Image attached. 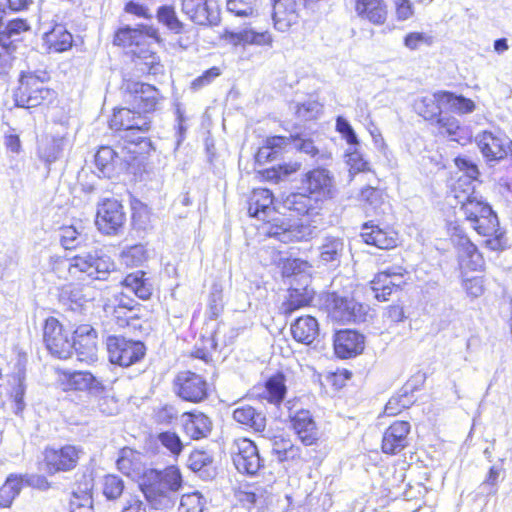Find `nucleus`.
<instances>
[{"instance_id":"nucleus-49","label":"nucleus","mask_w":512,"mask_h":512,"mask_svg":"<svg viewBox=\"0 0 512 512\" xmlns=\"http://www.w3.org/2000/svg\"><path fill=\"white\" fill-rule=\"evenodd\" d=\"M147 260V250L141 244L125 248L120 253V262L126 267H137Z\"/></svg>"},{"instance_id":"nucleus-56","label":"nucleus","mask_w":512,"mask_h":512,"mask_svg":"<svg viewBox=\"0 0 512 512\" xmlns=\"http://www.w3.org/2000/svg\"><path fill=\"white\" fill-rule=\"evenodd\" d=\"M432 43L433 37L425 32H409L403 39L404 46L411 51L418 50L423 46L429 47Z\"/></svg>"},{"instance_id":"nucleus-40","label":"nucleus","mask_w":512,"mask_h":512,"mask_svg":"<svg viewBox=\"0 0 512 512\" xmlns=\"http://www.w3.org/2000/svg\"><path fill=\"white\" fill-rule=\"evenodd\" d=\"M71 143L67 133H61L57 131L52 139L44 146L40 147V157L47 163L51 164L58 160L65 150Z\"/></svg>"},{"instance_id":"nucleus-45","label":"nucleus","mask_w":512,"mask_h":512,"mask_svg":"<svg viewBox=\"0 0 512 512\" xmlns=\"http://www.w3.org/2000/svg\"><path fill=\"white\" fill-rule=\"evenodd\" d=\"M286 394L285 377L282 373H277L270 377L265 384L262 397L268 402L279 404L282 402Z\"/></svg>"},{"instance_id":"nucleus-43","label":"nucleus","mask_w":512,"mask_h":512,"mask_svg":"<svg viewBox=\"0 0 512 512\" xmlns=\"http://www.w3.org/2000/svg\"><path fill=\"white\" fill-rule=\"evenodd\" d=\"M45 43L50 51L63 52L72 45V35L62 25H56L45 34Z\"/></svg>"},{"instance_id":"nucleus-30","label":"nucleus","mask_w":512,"mask_h":512,"mask_svg":"<svg viewBox=\"0 0 512 512\" xmlns=\"http://www.w3.org/2000/svg\"><path fill=\"white\" fill-rule=\"evenodd\" d=\"M355 11L359 17L375 25H382L387 19V7L383 0H356Z\"/></svg>"},{"instance_id":"nucleus-16","label":"nucleus","mask_w":512,"mask_h":512,"mask_svg":"<svg viewBox=\"0 0 512 512\" xmlns=\"http://www.w3.org/2000/svg\"><path fill=\"white\" fill-rule=\"evenodd\" d=\"M59 382L64 390L89 391L92 394L104 391L102 382L88 371H60Z\"/></svg>"},{"instance_id":"nucleus-63","label":"nucleus","mask_w":512,"mask_h":512,"mask_svg":"<svg viewBox=\"0 0 512 512\" xmlns=\"http://www.w3.org/2000/svg\"><path fill=\"white\" fill-rule=\"evenodd\" d=\"M220 75V68L214 66L206 70L202 75H200L196 79H194L191 84V88L194 90H199L212 83Z\"/></svg>"},{"instance_id":"nucleus-8","label":"nucleus","mask_w":512,"mask_h":512,"mask_svg":"<svg viewBox=\"0 0 512 512\" xmlns=\"http://www.w3.org/2000/svg\"><path fill=\"white\" fill-rule=\"evenodd\" d=\"M175 394L182 400L199 403L208 397V383L200 375L191 371L179 372L174 381Z\"/></svg>"},{"instance_id":"nucleus-34","label":"nucleus","mask_w":512,"mask_h":512,"mask_svg":"<svg viewBox=\"0 0 512 512\" xmlns=\"http://www.w3.org/2000/svg\"><path fill=\"white\" fill-rule=\"evenodd\" d=\"M227 41L234 45H256L271 46L273 39L268 31L258 32L253 29H244L239 32H229L226 34Z\"/></svg>"},{"instance_id":"nucleus-6","label":"nucleus","mask_w":512,"mask_h":512,"mask_svg":"<svg viewBox=\"0 0 512 512\" xmlns=\"http://www.w3.org/2000/svg\"><path fill=\"white\" fill-rule=\"evenodd\" d=\"M115 269V264L107 255L87 253L76 255L69 260L68 270L71 275L85 274L91 279L105 280Z\"/></svg>"},{"instance_id":"nucleus-55","label":"nucleus","mask_w":512,"mask_h":512,"mask_svg":"<svg viewBox=\"0 0 512 512\" xmlns=\"http://www.w3.org/2000/svg\"><path fill=\"white\" fill-rule=\"evenodd\" d=\"M206 500L199 492L184 494L181 497L179 512H203Z\"/></svg>"},{"instance_id":"nucleus-29","label":"nucleus","mask_w":512,"mask_h":512,"mask_svg":"<svg viewBox=\"0 0 512 512\" xmlns=\"http://www.w3.org/2000/svg\"><path fill=\"white\" fill-rule=\"evenodd\" d=\"M283 207L298 215H316L321 208V203L309 193H291L284 198Z\"/></svg>"},{"instance_id":"nucleus-13","label":"nucleus","mask_w":512,"mask_h":512,"mask_svg":"<svg viewBox=\"0 0 512 512\" xmlns=\"http://www.w3.org/2000/svg\"><path fill=\"white\" fill-rule=\"evenodd\" d=\"M72 345L77 360L92 363L98 359L97 333L91 325L83 324L75 329Z\"/></svg>"},{"instance_id":"nucleus-64","label":"nucleus","mask_w":512,"mask_h":512,"mask_svg":"<svg viewBox=\"0 0 512 512\" xmlns=\"http://www.w3.org/2000/svg\"><path fill=\"white\" fill-rule=\"evenodd\" d=\"M140 36V32L136 29L125 28L117 32L114 43L117 45H133L139 44L137 38Z\"/></svg>"},{"instance_id":"nucleus-24","label":"nucleus","mask_w":512,"mask_h":512,"mask_svg":"<svg viewBox=\"0 0 512 512\" xmlns=\"http://www.w3.org/2000/svg\"><path fill=\"white\" fill-rule=\"evenodd\" d=\"M290 422L295 434L304 445L310 446L316 443L318 430L308 410L297 411L290 416Z\"/></svg>"},{"instance_id":"nucleus-62","label":"nucleus","mask_w":512,"mask_h":512,"mask_svg":"<svg viewBox=\"0 0 512 512\" xmlns=\"http://www.w3.org/2000/svg\"><path fill=\"white\" fill-rule=\"evenodd\" d=\"M359 145L349 146L347 150V163L356 171H364L368 163L363 159L358 150Z\"/></svg>"},{"instance_id":"nucleus-58","label":"nucleus","mask_w":512,"mask_h":512,"mask_svg":"<svg viewBox=\"0 0 512 512\" xmlns=\"http://www.w3.org/2000/svg\"><path fill=\"white\" fill-rule=\"evenodd\" d=\"M212 463V457L205 451L196 450L188 458V467L194 472H206Z\"/></svg>"},{"instance_id":"nucleus-21","label":"nucleus","mask_w":512,"mask_h":512,"mask_svg":"<svg viewBox=\"0 0 512 512\" xmlns=\"http://www.w3.org/2000/svg\"><path fill=\"white\" fill-rule=\"evenodd\" d=\"M364 349V338L353 330L338 331L334 338V350L339 358L347 359L361 353Z\"/></svg>"},{"instance_id":"nucleus-36","label":"nucleus","mask_w":512,"mask_h":512,"mask_svg":"<svg viewBox=\"0 0 512 512\" xmlns=\"http://www.w3.org/2000/svg\"><path fill=\"white\" fill-rule=\"evenodd\" d=\"M233 419L255 432H263L266 426V417L262 411L256 410L250 405H239L233 411Z\"/></svg>"},{"instance_id":"nucleus-15","label":"nucleus","mask_w":512,"mask_h":512,"mask_svg":"<svg viewBox=\"0 0 512 512\" xmlns=\"http://www.w3.org/2000/svg\"><path fill=\"white\" fill-rule=\"evenodd\" d=\"M109 125L111 129L123 133L127 131L143 133L149 131L151 120L149 116L142 115L134 108H119L114 110Z\"/></svg>"},{"instance_id":"nucleus-4","label":"nucleus","mask_w":512,"mask_h":512,"mask_svg":"<svg viewBox=\"0 0 512 512\" xmlns=\"http://www.w3.org/2000/svg\"><path fill=\"white\" fill-rule=\"evenodd\" d=\"M106 348L109 361L121 367H130L138 363L146 354L143 342L119 335H109L106 338Z\"/></svg>"},{"instance_id":"nucleus-12","label":"nucleus","mask_w":512,"mask_h":512,"mask_svg":"<svg viewBox=\"0 0 512 512\" xmlns=\"http://www.w3.org/2000/svg\"><path fill=\"white\" fill-rule=\"evenodd\" d=\"M43 340L48 351L59 359H67L73 354V345L62 325L53 317L44 325Z\"/></svg>"},{"instance_id":"nucleus-46","label":"nucleus","mask_w":512,"mask_h":512,"mask_svg":"<svg viewBox=\"0 0 512 512\" xmlns=\"http://www.w3.org/2000/svg\"><path fill=\"white\" fill-rule=\"evenodd\" d=\"M82 225L63 226L60 228L59 237L61 245L66 249H75L87 240Z\"/></svg>"},{"instance_id":"nucleus-26","label":"nucleus","mask_w":512,"mask_h":512,"mask_svg":"<svg viewBox=\"0 0 512 512\" xmlns=\"http://www.w3.org/2000/svg\"><path fill=\"white\" fill-rule=\"evenodd\" d=\"M273 3L272 19L274 27L280 32H286L297 23L295 0H271Z\"/></svg>"},{"instance_id":"nucleus-35","label":"nucleus","mask_w":512,"mask_h":512,"mask_svg":"<svg viewBox=\"0 0 512 512\" xmlns=\"http://www.w3.org/2000/svg\"><path fill=\"white\" fill-rule=\"evenodd\" d=\"M386 198L383 190L371 186L364 187L360 192V199L364 202L366 212L377 216L386 214L390 209Z\"/></svg>"},{"instance_id":"nucleus-18","label":"nucleus","mask_w":512,"mask_h":512,"mask_svg":"<svg viewBox=\"0 0 512 512\" xmlns=\"http://www.w3.org/2000/svg\"><path fill=\"white\" fill-rule=\"evenodd\" d=\"M81 450L73 445H66L60 449L49 448L45 450V462L50 473L68 471L76 467Z\"/></svg>"},{"instance_id":"nucleus-51","label":"nucleus","mask_w":512,"mask_h":512,"mask_svg":"<svg viewBox=\"0 0 512 512\" xmlns=\"http://www.w3.org/2000/svg\"><path fill=\"white\" fill-rule=\"evenodd\" d=\"M436 123L439 132L449 137L452 141L459 142L463 128L460 126L459 121L452 116H440L437 118Z\"/></svg>"},{"instance_id":"nucleus-3","label":"nucleus","mask_w":512,"mask_h":512,"mask_svg":"<svg viewBox=\"0 0 512 512\" xmlns=\"http://www.w3.org/2000/svg\"><path fill=\"white\" fill-rule=\"evenodd\" d=\"M49 80L46 71L22 72L19 86L14 92L18 107L33 108L54 97L55 92L44 86Z\"/></svg>"},{"instance_id":"nucleus-2","label":"nucleus","mask_w":512,"mask_h":512,"mask_svg":"<svg viewBox=\"0 0 512 512\" xmlns=\"http://www.w3.org/2000/svg\"><path fill=\"white\" fill-rule=\"evenodd\" d=\"M182 484L179 470L170 466L163 471L150 470L140 483L144 498L155 509L172 508L177 500L176 492Z\"/></svg>"},{"instance_id":"nucleus-19","label":"nucleus","mask_w":512,"mask_h":512,"mask_svg":"<svg viewBox=\"0 0 512 512\" xmlns=\"http://www.w3.org/2000/svg\"><path fill=\"white\" fill-rule=\"evenodd\" d=\"M303 185L311 196L322 203L331 197L333 178L327 169L316 168L306 173Z\"/></svg>"},{"instance_id":"nucleus-5","label":"nucleus","mask_w":512,"mask_h":512,"mask_svg":"<svg viewBox=\"0 0 512 512\" xmlns=\"http://www.w3.org/2000/svg\"><path fill=\"white\" fill-rule=\"evenodd\" d=\"M451 242L456 251L460 269L462 271L481 270L485 261L475 244L471 242L464 229L457 223H451L448 227Z\"/></svg>"},{"instance_id":"nucleus-50","label":"nucleus","mask_w":512,"mask_h":512,"mask_svg":"<svg viewBox=\"0 0 512 512\" xmlns=\"http://www.w3.org/2000/svg\"><path fill=\"white\" fill-rule=\"evenodd\" d=\"M259 0H226L227 12L236 17H252L257 12Z\"/></svg>"},{"instance_id":"nucleus-41","label":"nucleus","mask_w":512,"mask_h":512,"mask_svg":"<svg viewBox=\"0 0 512 512\" xmlns=\"http://www.w3.org/2000/svg\"><path fill=\"white\" fill-rule=\"evenodd\" d=\"M118 153L109 146H102L95 154V166L101 176L111 178L117 165L121 162Z\"/></svg>"},{"instance_id":"nucleus-31","label":"nucleus","mask_w":512,"mask_h":512,"mask_svg":"<svg viewBox=\"0 0 512 512\" xmlns=\"http://www.w3.org/2000/svg\"><path fill=\"white\" fill-rule=\"evenodd\" d=\"M121 284L142 300L149 299L154 290L151 279L147 276V273L142 270L127 274L121 281Z\"/></svg>"},{"instance_id":"nucleus-20","label":"nucleus","mask_w":512,"mask_h":512,"mask_svg":"<svg viewBox=\"0 0 512 512\" xmlns=\"http://www.w3.org/2000/svg\"><path fill=\"white\" fill-rule=\"evenodd\" d=\"M411 426L407 421H395L384 432L382 451L385 454L396 455L408 446V434Z\"/></svg>"},{"instance_id":"nucleus-11","label":"nucleus","mask_w":512,"mask_h":512,"mask_svg":"<svg viewBox=\"0 0 512 512\" xmlns=\"http://www.w3.org/2000/svg\"><path fill=\"white\" fill-rule=\"evenodd\" d=\"M126 91L128 93V101L142 115L148 116L149 113L155 111L161 100L159 90L147 83L128 82L126 84Z\"/></svg>"},{"instance_id":"nucleus-60","label":"nucleus","mask_w":512,"mask_h":512,"mask_svg":"<svg viewBox=\"0 0 512 512\" xmlns=\"http://www.w3.org/2000/svg\"><path fill=\"white\" fill-rule=\"evenodd\" d=\"M70 512H93L90 493L83 492L82 495H79L77 492H74L70 500Z\"/></svg>"},{"instance_id":"nucleus-22","label":"nucleus","mask_w":512,"mask_h":512,"mask_svg":"<svg viewBox=\"0 0 512 512\" xmlns=\"http://www.w3.org/2000/svg\"><path fill=\"white\" fill-rule=\"evenodd\" d=\"M361 237L368 245H373L379 249H392L397 246V233L390 228H380L372 222L365 223L362 226Z\"/></svg>"},{"instance_id":"nucleus-42","label":"nucleus","mask_w":512,"mask_h":512,"mask_svg":"<svg viewBox=\"0 0 512 512\" xmlns=\"http://www.w3.org/2000/svg\"><path fill=\"white\" fill-rule=\"evenodd\" d=\"M292 145L296 150L309 155L316 163L326 164L331 159V153L316 146L310 138L296 135L292 138Z\"/></svg>"},{"instance_id":"nucleus-23","label":"nucleus","mask_w":512,"mask_h":512,"mask_svg":"<svg viewBox=\"0 0 512 512\" xmlns=\"http://www.w3.org/2000/svg\"><path fill=\"white\" fill-rule=\"evenodd\" d=\"M183 432L193 440L209 436L212 430V421L202 412H185L181 416Z\"/></svg>"},{"instance_id":"nucleus-33","label":"nucleus","mask_w":512,"mask_h":512,"mask_svg":"<svg viewBox=\"0 0 512 512\" xmlns=\"http://www.w3.org/2000/svg\"><path fill=\"white\" fill-rule=\"evenodd\" d=\"M273 194L266 188H257L252 191L248 201V212L251 217L265 220L272 211Z\"/></svg>"},{"instance_id":"nucleus-61","label":"nucleus","mask_w":512,"mask_h":512,"mask_svg":"<svg viewBox=\"0 0 512 512\" xmlns=\"http://www.w3.org/2000/svg\"><path fill=\"white\" fill-rule=\"evenodd\" d=\"M409 405L410 400L405 394L398 397H392L385 405L384 412L388 416H394L400 413L403 409L408 408Z\"/></svg>"},{"instance_id":"nucleus-54","label":"nucleus","mask_w":512,"mask_h":512,"mask_svg":"<svg viewBox=\"0 0 512 512\" xmlns=\"http://www.w3.org/2000/svg\"><path fill=\"white\" fill-rule=\"evenodd\" d=\"M406 318L403 305L392 304L385 307L382 313V324L389 331L397 324L405 321Z\"/></svg>"},{"instance_id":"nucleus-37","label":"nucleus","mask_w":512,"mask_h":512,"mask_svg":"<svg viewBox=\"0 0 512 512\" xmlns=\"http://www.w3.org/2000/svg\"><path fill=\"white\" fill-rule=\"evenodd\" d=\"M445 91H439L430 96H424L416 100L415 110L426 120L436 121L445 109V102L442 101Z\"/></svg>"},{"instance_id":"nucleus-52","label":"nucleus","mask_w":512,"mask_h":512,"mask_svg":"<svg viewBox=\"0 0 512 512\" xmlns=\"http://www.w3.org/2000/svg\"><path fill=\"white\" fill-rule=\"evenodd\" d=\"M147 132L139 133L138 131H127L121 135V138L134 148L127 147L129 152L133 154H141L147 152L151 147L150 140L145 136Z\"/></svg>"},{"instance_id":"nucleus-27","label":"nucleus","mask_w":512,"mask_h":512,"mask_svg":"<svg viewBox=\"0 0 512 512\" xmlns=\"http://www.w3.org/2000/svg\"><path fill=\"white\" fill-rule=\"evenodd\" d=\"M182 12L197 25L217 22V14L211 10L207 0H182Z\"/></svg>"},{"instance_id":"nucleus-14","label":"nucleus","mask_w":512,"mask_h":512,"mask_svg":"<svg viewBox=\"0 0 512 512\" xmlns=\"http://www.w3.org/2000/svg\"><path fill=\"white\" fill-rule=\"evenodd\" d=\"M316 227L309 223L295 222V223H274L268 230L267 235L282 243H291L296 241H307L315 234Z\"/></svg>"},{"instance_id":"nucleus-7","label":"nucleus","mask_w":512,"mask_h":512,"mask_svg":"<svg viewBox=\"0 0 512 512\" xmlns=\"http://www.w3.org/2000/svg\"><path fill=\"white\" fill-rule=\"evenodd\" d=\"M126 214L123 205L116 199H104L98 204L95 224L105 235H118L123 230Z\"/></svg>"},{"instance_id":"nucleus-38","label":"nucleus","mask_w":512,"mask_h":512,"mask_svg":"<svg viewBox=\"0 0 512 512\" xmlns=\"http://www.w3.org/2000/svg\"><path fill=\"white\" fill-rule=\"evenodd\" d=\"M116 465L118 470L128 477L136 478L144 473L141 454L129 447L120 450Z\"/></svg>"},{"instance_id":"nucleus-1","label":"nucleus","mask_w":512,"mask_h":512,"mask_svg":"<svg viewBox=\"0 0 512 512\" xmlns=\"http://www.w3.org/2000/svg\"><path fill=\"white\" fill-rule=\"evenodd\" d=\"M455 165L462 173L454 184L455 198L460 204V213L479 235L495 234L499 225L497 215L488 203L479 199L474 193V182L479 176L477 165L465 157H456Z\"/></svg>"},{"instance_id":"nucleus-17","label":"nucleus","mask_w":512,"mask_h":512,"mask_svg":"<svg viewBox=\"0 0 512 512\" xmlns=\"http://www.w3.org/2000/svg\"><path fill=\"white\" fill-rule=\"evenodd\" d=\"M405 284L404 273L401 267H390L375 275L370 282L374 297L379 301L387 300L394 288Z\"/></svg>"},{"instance_id":"nucleus-57","label":"nucleus","mask_w":512,"mask_h":512,"mask_svg":"<svg viewBox=\"0 0 512 512\" xmlns=\"http://www.w3.org/2000/svg\"><path fill=\"white\" fill-rule=\"evenodd\" d=\"M158 441L163 447L171 452L173 455H179L183 450V442L179 435L172 431H165L157 436Z\"/></svg>"},{"instance_id":"nucleus-32","label":"nucleus","mask_w":512,"mask_h":512,"mask_svg":"<svg viewBox=\"0 0 512 512\" xmlns=\"http://www.w3.org/2000/svg\"><path fill=\"white\" fill-rule=\"evenodd\" d=\"M291 333L297 342L310 345L319 335V324L312 316H301L291 324Z\"/></svg>"},{"instance_id":"nucleus-25","label":"nucleus","mask_w":512,"mask_h":512,"mask_svg":"<svg viewBox=\"0 0 512 512\" xmlns=\"http://www.w3.org/2000/svg\"><path fill=\"white\" fill-rule=\"evenodd\" d=\"M326 306L329 315L336 321L349 323L357 319V303L353 299L331 293L326 298Z\"/></svg>"},{"instance_id":"nucleus-59","label":"nucleus","mask_w":512,"mask_h":512,"mask_svg":"<svg viewBox=\"0 0 512 512\" xmlns=\"http://www.w3.org/2000/svg\"><path fill=\"white\" fill-rule=\"evenodd\" d=\"M336 131L341 134L342 138L346 140L349 146L359 145V140L353 127L348 120L342 116L336 118Z\"/></svg>"},{"instance_id":"nucleus-53","label":"nucleus","mask_w":512,"mask_h":512,"mask_svg":"<svg viewBox=\"0 0 512 512\" xmlns=\"http://www.w3.org/2000/svg\"><path fill=\"white\" fill-rule=\"evenodd\" d=\"M124 482L121 477L109 474L103 478L102 491L107 500L118 499L124 491Z\"/></svg>"},{"instance_id":"nucleus-9","label":"nucleus","mask_w":512,"mask_h":512,"mask_svg":"<svg viewBox=\"0 0 512 512\" xmlns=\"http://www.w3.org/2000/svg\"><path fill=\"white\" fill-rule=\"evenodd\" d=\"M231 453L233 463L241 473L254 475L263 466L257 446L248 438L236 439Z\"/></svg>"},{"instance_id":"nucleus-28","label":"nucleus","mask_w":512,"mask_h":512,"mask_svg":"<svg viewBox=\"0 0 512 512\" xmlns=\"http://www.w3.org/2000/svg\"><path fill=\"white\" fill-rule=\"evenodd\" d=\"M345 251L343 238L336 236H326L319 246V261L330 267H338Z\"/></svg>"},{"instance_id":"nucleus-47","label":"nucleus","mask_w":512,"mask_h":512,"mask_svg":"<svg viewBox=\"0 0 512 512\" xmlns=\"http://www.w3.org/2000/svg\"><path fill=\"white\" fill-rule=\"evenodd\" d=\"M156 18L160 24L175 34H181L185 31V25L179 20L172 5L160 6L157 9Z\"/></svg>"},{"instance_id":"nucleus-48","label":"nucleus","mask_w":512,"mask_h":512,"mask_svg":"<svg viewBox=\"0 0 512 512\" xmlns=\"http://www.w3.org/2000/svg\"><path fill=\"white\" fill-rule=\"evenodd\" d=\"M442 99V101L445 102V109H449L459 114H468L473 112L475 109L474 102L462 95L457 96L451 92L445 91V95H442Z\"/></svg>"},{"instance_id":"nucleus-10","label":"nucleus","mask_w":512,"mask_h":512,"mask_svg":"<svg viewBox=\"0 0 512 512\" xmlns=\"http://www.w3.org/2000/svg\"><path fill=\"white\" fill-rule=\"evenodd\" d=\"M475 140L488 162H498L506 158L509 153L512 156V141L500 131H483L476 136Z\"/></svg>"},{"instance_id":"nucleus-44","label":"nucleus","mask_w":512,"mask_h":512,"mask_svg":"<svg viewBox=\"0 0 512 512\" xmlns=\"http://www.w3.org/2000/svg\"><path fill=\"white\" fill-rule=\"evenodd\" d=\"M23 487L22 476L11 474L0 487V507H11L15 498L20 494Z\"/></svg>"},{"instance_id":"nucleus-39","label":"nucleus","mask_w":512,"mask_h":512,"mask_svg":"<svg viewBox=\"0 0 512 512\" xmlns=\"http://www.w3.org/2000/svg\"><path fill=\"white\" fill-rule=\"evenodd\" d=\"M314 297V291L309 287L290 288L287 299L282 303L280 309L283 314L291 315L294 311L308 306Z\"/></svg>"}]
</instances>
